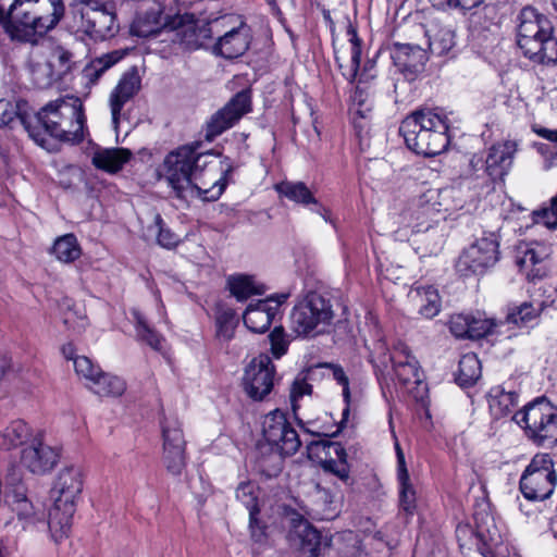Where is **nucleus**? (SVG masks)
Listing matches in <instances>:
<instances>
[{
	"instance_id": "obj_44",
	"label": "nucleus",
	"mask_w": 557,
	"mask_h": 557,
	"mask_svg": "<svg viewBox=\"0 0 557 557\" xmlns=\"http://www.w3.org/2000/svg\"><path fill=\"white\" fill-rule=\"evenodd\" d=\"M29 72L34 85L41 89L49 88L60 82L48 62L41 57L35 58L33 51L30 52Z\"/></svg>"
},
{
	"instance_id": "obj_58",
	"label": "nucleus",
	"mask_w": 557,
	"mask_h": 557,
	"mask_svg": "<svg viewBox=\"0 0 557 557\" xmlns=\"http://www.w3.org/2000/svg\"><path fill=\"white\" fill-rule=\"evenodd\" d=\"M423 304L421 305L419 312L428 318L432 319L440 312V296L436 289L428 287L424 290Z\"/></svg>"
},
{
	"instance_id": "obj_39",
	"label": "nucleus",
	"mask_w": 557,
	"mask_h": 557,
	"mask_svg": "<svg viewBox=\"0 0 557 557\" xmlns=\"http://www.w3.org/2000/svg\"><path fill=\"white\" fill-rule=\"evenodd\" d=\"M30 438V428L23 420H14L0 431V448L13 449L21 445H27Z\"/></svg>"
},
{
	"instance_id": "obj_62",
	"label": "nucleus",
	"mask_w": 557,
	"mask_h": 557,
	"mask_svg": "<svg viewBox=\"0 0 557 557\" xmlns=\"http://www.w3.org/2000/svg\"><path fill=\"white\" fill-rule=\"evenodd\" d=\"M448 7L461 10H471L480 5L483 0H443Z\"/></svg>"
},
{
	"instance_id": "obj_30",
	"label": "nucleus",
	"mask_w": 557,
	"mask_h": 557,
	"mask_svg": "<svg viewBox=\"0 0 557 557\" xmlns=\"http://www.w3.org/2000/svg\"><path fill=\"white\" fill-rule=\"evenodd\" d=\"M391 369L399 383L406 387L410 384H422L419 374L418 361L410 354L409 348L404 343H398L395 346V358Z\"/></svg>"
},
{
	"instance_id": "obj_51",
	"label": "nucleus",
	"mask_w": 557,
	"mask_h": 557,
	"mask_svg": "<svg viewBox=\"0 0 557 557\" xmlns=\"http://www.w3.org/2000/svg\"><path fill=\"white\" fill-rule=\"evenodd\" d=\"M237 325L236 313L231 308H219L215 317L216 336L223 341H231Z\"/></svg>"
},
{
	"instance_id": "obj_42",
	"label": "nucleus",
	"mask_w": 557,
	"mask_h": 557,
	"mask_svg": "<svg viewBox=\"0 0 557 557\" xmlns=\"http://www.w3.org/2000/svg\"><path fill=\"white\" fill-rule=\"evenodd\" d=\"M425 34L429 37V47L434 54H446L456 45L455 32L450 26L433 25Z\"/></svg>"
},
{
	"instance_id": "obj_56",
	"label": "nucleus",
	"mask_w": 557,
	"mask_h": 557,
	"mask_svg": "<svg viewBox=\"0 0 557 557\" xmlns=\"http://www.w3.org/2000/svg\"><path fill=\"white\" fill-rule=\"evenodd\" d=\"M74 369L78 376L86 380L88 387L96 380L97 375L101 374L100 367L95 364L91 359L86 356L74 358Z\"/></svg>"
},
{
	"instance_id": "obj_23",
	"label": "nucleus",
	"mask_w": 557,
	"mask_h": 557,
	"mask_svg": "<svg viewBox=\"0 0 557 557\" xmlns=\"http://www.w3.org/2000/svg\"><path fill=\"white\" fill-rule=\"evenodd\" d=\"M58 459V451L45 444L39 435L33 437L21 454V463L34 474L49 472L57 465Z\"/></svg>"
},
{
	"instance_id": "obj_54",
	"label": "nucleus",
	"mask_w": 557,
	"mask_h": 557,
	"mask_svg": "<svg viewBox=\"0 0 557 557\" xmlns=\"http://www.w3.org/2000/svg\"><path fill=\"white\" fill-rule=\"evenodd\" d=\"M347 36L349 37V42L351 44L350 69L348 73H344V75L348 79H355L360 66L362 41L358 36L356 27L351 23L348 24Z\"/></svg>"
},
{
	"instance_id": "obj_45",
	"label": "nucleus",
	"mask_w": 557,
	"mask_h": 557,
	"mask_svg": "<svg viewBox=\"0 0 557 557\" xmlns=\"http://www.w3.org/2000/svg\"><path fill=\"white\" fill-rule=\"evenodd\" d=\"M89 388L101 397H117L125 392L126 384L121 377L101 371V374L97 375L96 380L92 382V384H90Z\"/></svg>"
},
{
	"instance_id": "obj_11",
	"label": "nucleus",
	"mask_w": 557,
	"mask_h": 557,
	"mask_svg": "<svg viewBox=\"0 0 557 557\" xmlns=\"http://www.w3.org/2000/svg\"><path fill=\"white\" fill-rule=\"evenodd\" d=\"M499 260V239L494 232H483L459 256L456 271L465 277L485 273Z\"/></svg>"
},
{
	"instance_id": "obj_61",
	"label": "nucleus",
	"mask_w": 557,
	"mask_h": 557,
	"mask_svg": "<svg viewBox=\"0 0 557 557\" xmlns=\"http://www.w3.org/2000/svg\"><path fill=\"white\" fill-rule=\"evenodd\" d=\"M537 221H542L548 227L557 226V195L552 198L550 207L535 212Z\"/></svg>"
},
{
	"instance_id": "obj_16",
	"label": "nucleus",
	"mask_w": 557,
	"mask_h": 557,
	"mask_svg": "<svg viewBox=\"0 0 557 557\" xmlns=\"http://www.w3.org/2000/svg\"><path fill=\"white\" fill-rule=\"evenodd\" d=\"M7 498L16 513L18 521L22 522L23 529L35 527L46 522V512L42 505H34L27 497V490L20 476L13 470L7 478Z\"/></svg>"
},
{
	"instance_id": "obj_12",
	"label": "nucleus",
	"mask_w": 557,
	"mask_h": 557,
	"mask_svg": "<svg viewBox=\"0 0 557 557\" xmlns=\"http://www.w3.org/2000/svg\"><path fill=\"white\" fill-rule=\"evenodd\" d=\"M557 473L548 454L535 455L520 478V491L530 500H544L554 493Z\"/></svg>"
},
{
	"instance_id": "obj_50",
	"label": "nucleus",
	"mask_w": 557,
	"mask_h": 557,
	"mask_svg": "<svg viewBox=\"0 0 557 557\" xmlns=\"http://www.w3.org/2000/svg\"><path fill=\"white\" fill-rule=\"evenodd\" d=\"M475 532L478 537L487 546H496L502 542L500 535L496 528H490V522H493V518L488 513L475 512Z\"/></svg>"
},
{
	"instance_id": "obj_35",
	"label": "nucleus",
	"mask_w": 557,
	"mask_h": 557,
	"mask_svg": "<svg viewBox=\"0 0 557 557\" xmlns=\"http://www.w3.org/2000/svg\"><path fill=\"white\" fill-rule=\"evenodd\" d=\"M314 366L319 367V377L324 376L325 373L323 372V370H326L327 374L330 376H332V379L339 386H342V396H343V400L345 403V407L342 412V421H341V425H342L343 423H345L347 421L349 412H350V407L352 405V398H351V393H350V388H349V377L347 376L344 368L339 364L331 363V362H322V363H318Z\"/></svg>"
},
{
	"instance_id": "obj_20",
	"label": "nucleus",
	"mask_w": 557,
	"mask_h": 557,
	"mask_svg": "<svg viewBox=\"0 0 557 557\" xmlns=\"http://www.w3.org/2000/svg\"><path fill=\"white\" fill-rule=\"evenodd\" d=\"M32 45L34 57L45 59L60 82L72 72L75 65L74 54L67 48L44 37Z\"/></svg>"
},
{
	"instance_id": "obj_14",
	"label": "nucleus",
	"mask_w": 557,
	"mask_h": 557,
	"mask_svg": "<svg viewBox=\"0 0 557 557\" xmlns=\"http://www.w3.org/2000/svg\"><path fill=\"white\" fill-rule=\"evenodd\" d=\"M251 90L249 88L236 92L223 108L218 110L207 121L205 138L212 141L214 138L236 125L240 119L251 112Z\"/></svg>"
},
{
	"instance_id": "obj_43",
	"label": "nucleus",
	"mask_w": 557,
	"mask_h": 557,
	"mask_svg": "<svg viewBox=\"0 0 557 557\" xmlns=\"http://www.w3.org/2000/svg\"><path fill=\"white\" fill-rule=\"evenodd\" d=\"M280 196L300 205L309 207L314 201V195L304 182L283 181L275 185Z\"/></svg>"
},
{
	"instance_id": "obj_7",
	"label": "nucleus",
	"mask_w": 557,
	"mask_h": 557,
	"mask_svg": "<svg viewBox=\"0 0 557 557\" xmlns=\"http://www.w3.org/2000/svg\"><path fill=\"white\" fill-rule=\"evenodd\" d=\"M70 28L95 42L113 38L120 30L115 4L110 0H72Z\"/></svg>"
},
{
	"instance_id": "obj_15",
	"label": "nucleus",
	"mask_w": 557,
	"mask_h": 557,
	"mask_svg": "<svg viewBox=\"0 0 557 557\" xmlns=\"http://www.w3.org/2000/svg\"><path fill=\"white\" fill-rule=\"evenodd\" d=\"M262 432L265 441L280 456H293L301 446L295 428L281 410H274L264 417Z\"/></svg>"
},
{
	"instance_id": "obj_57",
	"label": "nucleus",
	"mask_w": 557,
	"mask_h": 557,
	"mask_svg": "<svg viewBox=\"0 0 557 557\" xmlns=\"http://www.w3.org/2000/svg\"><path fill=\"white\" fill-rule=\"evenodd\" d=\"M269 339L271 344V352L276 359H280L287 352L289 339L282 326L274 327L269 335Z\"/></svg>"
},
{
	"instance_id": "obj_59",
	"label": "nucleus",
	"mask_w": 557,
	"mask_h": 557,
	"mask_svg": "<svg viewBox=\"0 0 557 557\" xmlns=\"http://www.w3.org/2000/svg\"><path fill=\"white\" fill-rule=\"evenodd\" d=\"M513 394H502L498 398L492 399L490 403L491 410L495 416H506L511 411L513 406Z\"/></svg>"
},
{
	"instance_id": "obj_28",
	"label": "nucleus",
	"mask_w": 557,
	"mask_h": 557,
	"mask_svg": "<svg viewBox=\"0 0 557 557\" xmlns=\"http://www.w3.org/2000/svg\"><path fill=\"white\" fill-rule=\"evenodd\" d=\"M394 65L405 75H417L428 61L425 50L418 45L394 42L391 48Z\"/></svg>"
},
{
	"instance_id": "obj_55",
	"label": "nucleus",
	"mask_w": 557,
	"mask_h": 557,
	"mask_svg": "<svg viewBox=\"0 0 557 557\" xmlns=\"http://www.w3.org/2000/svg\"><path fill=\"white\" fill-rule=\"evenodd\" d=\"M236 498L248 509L250 524H252L259 513L255 485L250 482L240 483L236 490Z\"/></svg>"
},
{
	"instance_id": "obj_38",
	"label": "nucleus",
	"mask_w": 557,
	"mask_h": 557,
	"mask_svg": "<svg viewBox=\"0 0 557 557\" xmlns=\"http://www.w3.org/2000/svg\"><path fill=\"white\" fill-rule=\"evenodd\" d=\"M319 377V367L310 366L306 370L301 371L296 375L290 386V404L292 409L295 414H297L299 409V399L305 395H311L312 385L310 381H314Z\"/></svg>"
},
{
	"instance_id": "obj_17",
	"label": "nucleus",
	"mask_w": 557,
	"mask_h": 557,
	"mask_svg": "<svg viewBox=\"0 0 557 557\" xmlns=\"http://www.w3.org/2000/svg\"><path fill=\"white\" fill-rule=\"evenodd\" d=\"M275 367L268 355L255 357L246 367L243 386L249 398L263 400L273 389Z\"/></svg>"
},
{
	"instance_id": "obj_53",
	"label": "nucleus",
	"mask_w": 557,
	"mask_h": 557,
	"mask_svg": "<svg viewBox=\"0 0 557 557\" xmlns=\"http://www.w3.org/2000/svg\"><path fill=\"white\" fill-rule=\"evenodd\" d=\"M148 231L157 235V243L163 248L172 249L180 243L178 235L165 225L160 214L154 215L153 224L148 227Z\"/></svg>"
},
{
	"instance_id": "obj_32",
	"label": "nucleus",
	"mask_w": 557,
	"mask_h": 557,
	"mask_svg": "<svg viewBox=\"0 0 557 557\" xmlns=\"http://www.w3.org/2000/svg\"><path fill=\"white\" fill-rule=\"evenodd\" d=\"M168 17L161 4L154 1L146 11L137 13L132 29L139 37H149L156 35L168 23Z\"/></svg>"
},
{
	"instance_id": "obj_34",
	"label": "nucleus",
	"mask_w": 557,
	"mask_h": 557,
	"mask_svg": "<svg viewBox=\"0 0 557 557\" xmlns=\"http://www.w3.org/2000/svg\"><path fill=\"white\" fill-rule=\"evenodd\" d=\"M131 157L132 152L126 148L99 149L92 156V164L108 173H116L129 161Z\"/></svg>"
},
{
	"instance_id": "obj_31",
	"label": "nucleus",
	"mask_w": 557,
	"mask_h": 557,
	"mask_svg": "<svg viewBox=\"0 0 557 557\" xmlns=\"http://www.w3.org/2000/svg\"><path fill=\"white\" fill-rule=\"evenodd\" d=\"M374 106V89L368 83L358 82L351 96L350 111L354 114L355 128L362 131L367 127V120L370 117Z\"/></svg>"
},
{
	"instance_id": "obj_24",
	"label": "nucleus",
	"mask_w": 557,
	"mask_h": 557,
	"mask_svg": "<svg viewBox=\"0 0 557 557\" xmlns=\"http://www.w3.org/2000/svg\"><path fill=\"white\" fill-rule=\"evenodd\" d=\"M140 87L141 77L137 67L134 66L123 73L117 85L111 91L109 104L112 115V124L115 128L119 126L123 107L138 94Z\"/></svg>"
},
{
	"instance_id": "obj_10",
	"label": "nucleus",
	"mask_w": 557,
	"mask_h": 557,
	"mask_svg": "<svg viewBox=\"0 0 557 557\" xmlns=\"http://www.w3.org/2000/svg\"><path fill=\"white\" fill-rule=\"evenodd\" d=\"M516 151V143L506 140L492 145L485 156L472 154L469 160L470 177L483 178V184L494 189L493 185L503 182L509 173Z\"/></svg>"
},
{
	"instance_id": "obj_41",
	"label": "nucleus",
	"mask_w": 557,
	"mask_h": 557,
	"mask_svg": "<svg viewBox=\"0 0 557 557\" xmlns=\"http://www.w3.org/2000/svg\"><path fill=\"white\" fill-rule=\"evenodd\" d=\"M126 55L124 50H114L91 60L83 71L84 77L96 84L102 74Z\"/></svg>"
},
{
	"instance_id": "obj_13",
	"label": "nucleus",
	"mask_w": 557,
	"mask_h": 557,
	"mask_svg": "<svg viewBox=\"0 0 557 557\" xmlns=\"http://www.w3.org/2000/svg\"><path fill=\"white\" fill-rule=\"evenodd\" d=\"M160 426L163 441V463L169 473L181 475L186 466V441L182 422L175 413H169L163 414Z\"/></svg>"
},
{
	"instance_id": "obj_64",
	"label": "nucleus",
	"mask_w": 557,
	"mask_h": 557,
	"mask_svg": "<svg viewBox=\"0 0 557 557\" xmlns=\"http://www.w3.org/2000/svg\"><path fill=\"white\" fill-rule=\"evenodd\" d=\"M535 133L552 143L557 144V129H549L545 127H539L534 129Z\"/></svg>"
},
{
	"instance_id": "obj_19",
	"label": "nucleus",
	"mask_w": 557,
	"mask_h": 557,
	"mask_svg": "<svg viewBox=\"0 0 557 557\" xmlns=\"http://www.w3.org/2000/svg\"><path fill=\"white\" fill-rule=\"evenodd\" d=\"M504 325L505 322L497 323L480 312L475 314L456 313L450 317L448 322L449 331L456 338L470 339H479L498 333L497 329Z\"/></svg>"
},
{
	"instance_id": "obj_52",
	"label": "nucleus",
	"mask_w": 557,
	"mask_h": 557,
	"mask_svg": "<svg viewBox=\"0 0 557 557\" xmlns=\"http://www.w3.org/2000/svg\"><path fill=\"white\" fill-rule=\"evenodd\" d=\"M132 313L136 323L138 338L147 343L154 350H161L163 337L147 324L144 315L138 310H133Z\"/></svg>"
},
{
	"instance_id": "obj_3",
	"label": "nucleus",
	"mask_w": 557,
	"mask_h": 557,
	"mask_svg": "<svg viewBox=\"0 0 557 557\" xmlns=\"http://www.w3.org/2000/svg\"><path fill=\"white\" fill-rule=\"evenodd\" d=\"M65 13L63 0H14L9 8L8 33L21 42H36L53 29Z\"/></svg>"
},
{
	"instance_id": "obj_37",
	"label": "nucleus",
	"mask_w": 557,
	"mask_h": 557,
	"mask_svg": "<svg viewBox=\"0 0 557 557\" xmlns=\"http://www.w3.org/2000/svg\"><path fill=\"white\" fill-rule=\"evenodd\" d=\"M28 103L24 100L12 102L9 100L1 99L0 127H14L15 124H21L25 128L24 120H30V112L28 111Z\"/></svg>"
},
{
	"instance_id": "obj_40",
	"label": "nucleus",
	"mask_w": 557,
	"mask_h": 557,
	"mask_svg": "<svg viewBox=\"0 0 557 557\" xmlns=\"http://www.w3.org/2000/svg\"><path fill=\"white\" fill-rule=\"evenodd\" d=\"M370 350V362L372 363L377 380L385 381L391 373V367L394 363L395 350L393 354L388 352V348L383 339H377L373 343Z\"/></svg>"
},
{
	"instance_id": "obj_29",
	"label": "nucleus",
	"mask_w": 557,
	"mask_h": 557,
	"mask_svg": "<svg viewBox=\"0 0 557 557\" xmlns=\"http://www.w3.org/2000/svg\"><path fill=\"white\" fill-rule=\"evenodd\" d=\"M276 313L277 304L273 305L272 298H267L249 304L243 314V320L251 332L264 333L269 330Z\"/></svg>"
},
{
	"instance_id": "obj_18",
	"label": "nucleus",
	"mask_w": 557,
	"mask_h": 557,
	"mask_svg": "<svg viewBox=\"0 0 557 557\" xmlns=\"http://www.w3.org/2000/svg\"><path fill=\"white\" fill-rule=\"evenodd\" d=\"M310 457H315L325 472L336 475L341 481L349 479V466L345 448L337 442L321 440L308 445Z\"/></svg>"
},
{
	"instance_id": "obj_2",
	"label": "nucleus",
	"mask_w": 557,
	"mask_h": 557,
	"mask_svg": "<svg viewBox=\"0 0 557 557\" xmlns=\"http://www.w3.org/2000/svg\"><path fill=\"white\" fill-rule=\"evenodd\" d=\"M24 121L28 136L40 147H45L47 136L72 143L84 139L86 117L77 99L50 101Z\"/></svg>"
},
{
	"instance_id": "obj_48",
	"label": "nucleus",
	"mask_w": 557,
	"mask_h": 557,
	"mask_svg": "<svg viewBox=\"0 0 557 557\" xmlns=\"http://www.w3.org/2000/svg\"><path fill=\"white\" fill-rule=\"evenodd\" d=\"M481 376V363L474 354H467L459 360L458 374L456 377L460 386L473 385Z\"/></svg>"
},
{
	"instance_id": "obj_33",
	"label": "nucleus",
	"mask_w": 557,
	"mask_h": 557,
	"mask_svg": "<svg viewBox=\"0 0 557 557\" xmlns=\"http://www.w3.org/2000/svg\"><path fill=\"white\" fill-rule=\"evenodd\" d=\"M397 455V479L399 483V506L407 515L412 516L416 510V492L409 482V473L406 467L404 453L395 443Z\"/></svg>"
},
{
	"instance_id": "obj_63",
	"label": "nucleus",
	"mask_w": 557,
	"mask_h": 557,
	"mask_svg": "<svg viewBox=\"0 0 557 557\" xmlns=\"http://www.w3.org/2000/svg\"><path fill=\"white\" fill-rule=\"evenodd\" d=\"M326 223L331 224L332 227L337 232L338 226L336 220L333 218L332 210L327 207L320 208V213H318Z\"/></svg>"
},
{
	"instance_id": "obj_60",
	"label": "nucleus",
	"mask_w": 557,
	"mask_h": 557,
	"mask_svg": "<svg viewBox=\"0 0 557 557\" xmlns=\"http://www.w3.org/2000/svg\"><path fill=\"white\" fill-rule=\"evenodd\" d=\"M64 325L76 333L85 331L88 325L87 318L76 311L69 310L63 317Z\"/></svg>"
},
{
	"instance_id": "obj_1",
	"label": "nucleus",
	"mask_w": 557,
	"mask_h": 557,
	"mask_svg": "<svg viewBox=\"0 0 557 557\" xmlns=\"http://www.w3.org/2000/svg\"><path fill=\"white\" fill-rule=\"evenodd\" d=\"M199 145H186L171 151L162 164V175L177 198L197 194L205 200H218L235 170L233 161L200 152Z\"/></svg>"
},
{
	"instance_id": "obj_49",
	"label": "nucleus",
	"mask_w": 557,
	"mask_h": 557,
	"mask_svg": "<svg viewBox=\"0 0 557 557\" xmlns=\"http://www.w3.org/2000/svg\"><path fill=\"white\" fill-rule=\"evenodd\" d=\"M52 252L59 261L70 263L79 258L82 250L76 236L65 234L54 242Z\"/></svg>"
},
{
	"instance_id": "obj_4",
	"label": "nucleus",
	"mask_w": 557,
	"mask_h": 557,
	"mask_svg": "<svg viewBox=\"0 0 557 557\" xmlns=\"http://www.w3.org/2000/svg\"><path fill=\"white\" fill-rule=\"evenodd\" d=\"M448 129V119L434 109L416 110L399 126L407 147L424 157H434L447 149Z\"/></svg>"
},
{
	"instance_id": "obj_9",
	"label": "nucleus",
	"mask_w": 557,
	"mask_h": 557,
	"mask_svg": "<svg viewBox=\"0 0 557 557\" xmlns=\"http://www.w3.org/2000/svg\"><path fill=\"white\" fill-rule=\"evenodd\" d=\"M333 317L330 299L320 293L309 292L293 308L292 329L298 336L311 337L323 332Z\"/></svg>"
},
{
	"instance_id": "obj_26",
	"label": "nucleus",
	"mask_w": 557,
	"mask_h": 557,
	"mask_svg": "<svg viewBox=\"0 0 557 557\" xmlns=\"http://www.w3.org/2000/svg\"><path fill=\"white\" fill-rule=\"evenodd\" d=\"M429 196L430 189L414 198L401 213L406 225L416 232L429 230L430 222L440 214L436 205Z\"/></svg>"
},
{
	"instance_id": "obj_36",
	"label": "nucleus",
	"mask_w": 557,
	"mask_h": 557,
	"mask_svg": "<svg viewBox=\"0 0 557 557\" xmlns=\"http://www.w3.org/2000/svg\"><path fill=\"white\" fill-rule=\"evenodd\" d=\"M227 287L238 301H244L253 295H262L264 293L263 284L258 283L255 276L247 274L228 276Z\"/></svg>"
},
{
	"instance_id": "obj_46",
	"label": "nucleus",
	"mask_w": 557,
	"mask_h": 557,
	"mask_svg": "<svg viewBox=\"0 0 557 557\" xmlns=\"http://www.w3.org/2000/svg\"><path fill=\"white\" fill-rule=\"evenodd\" d=\"M543 309L544 302H523L507 314L506 322L518 326H530L536 321Z\"/></svg>"
},
{
	"instance_id": "obj_22",
	"label": "nucleus",
	"mask_w": 557,
	"mask_h": 557,
	"mask_svg": "<svg viewBox=\"0 0 557 557\" xmlns=\"http://www.w3.org/2000/svg\"><path fill=\"white\" fill-rule=\"evenodd\" d=\"M210 23L196 21L193 15H185L174 29L172 41L185 50L207 48L212 38Z\"/></svg>"
},
{
	"instance_id": "obj_5",
	"label": "nucleus",
	"mask_w": 557,
	"mask_h": 557,
	"mask_svg": "<svg viewBox=\"0 0 557 557\" xmlns=\"http://www.w3.org/2000/svg\"><path fill=\"white\" fill-rule=\"evenodd\" d=\"M517 46L521 53L537 64L557 62V38L550 18L532 7L523 8L517 16Z\"/></svg>"
},
{
	"instance_id": "obj_25",
	"label": "nucleus",
	"mask_w": 557,
	"mask_h": 557,
	"mask_svg": "<svg viewBox=\"0 0 557 557\" xmlns=\"http://www.w3.org/2000/svg\"><path fill=\"white\" fill-rule=\"evenodd\" d=\"M549 256V247L543 243H521L517 247L516 264L529 280L545 275L544 261Z\"/></svg>"
},
{
	"instance_id": "obj_27",
	"label": "nucleus",
	"mask_w": 557,
	"mask_h": 557,
	"mask_svg": "<svg viewBox=\"0 0 557 557\" xmlns=\"http://www.w3.org/2000/svg\"><path fill=\"white\" fill-rule=\"evenodd\" d=\"M250 28L240 22L236 27L220 36L216 42L212 46V52L224 59H235L243 55L250 45Z\"/></svg>"
},
{
	"instance_id": "obj_47",
	"label": "nucleus",
	"mask_w": 557,
	"mask_h": 557,
	"mask_svg": "<svg viewBox=\"0 0 557 557\" xmlns=\"http://www.w3.org/2000/svg\"><path fill=\"white\" fill-rule=\"evenodd\" d=\"M459 194L460 191L454 187L430 188L429 198L434 201L441 214L462 208Z\"/></svg>"
},
{
	"instance_id": "obj_6",
	"label": "nucleus",
	"mask_w": 557,
	"mask_h": 557,
	"mask_svg": "<svg viewBox=\"0 0 557 557\" xmlns=\"http://www.w3.org/2000/svg\"><path fill=\"white\" fill-rule=\"evenodd\" d=\"M84 472L79 466L70 465L61 468L52 483L50 496L53 506L49 511L48 527L55 542L67 536L76 504L84 487Z\"/></svg>"
},
{
	"instance_id": "obj_8",
	"label": "nucleus",
	"mask_w": 557,
	"mask_h": 557,
	"mask_svg": "<svg viewBox=\"0 0 557 557\" xmlns=\"http://www.w3.org/2000/svg\"><path fill=\"white\" fill-rule=\"evenodd\" d=\"M512 419L534 444L552 446L557 443V406L546 397L530 401Z\"/></svg>"
},
{
	"instance_id": "obj_21",
	"label": "nucleus",
	"mask_w": 557,
	"mask_h": 557,
	"mask_svg": "<svg viewBox=\"0 0 557 557\" xmlns=\"http://www.w3.org/2000/svg\"><path fill=\"white\" fill-rule=\"evenodd\" d=\"M289 536L293 541L298 542L299 549L306 557H326L331 549L332 536L322 534L302 519L294 524Z\"/></svg>"
}]
</instances>
